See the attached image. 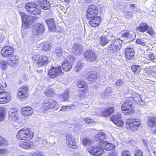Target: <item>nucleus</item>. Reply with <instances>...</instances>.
Instances as JSON below:
<instances>
[{"label":"nucleus","mask_w":156,"mask_h":156,"mask_svg":"<svg viewBox=\"0 0 156 156\" xmlns=\"http://www.w3.org/2000/svg\"><path fill=\"white\" fill-rule=\"evenodd\" d=\"M124 103L121 106V109L122 113L125 115L129 114L133 111V102L131 100L128 98L123 100Z\"/></svg>","instance_id":"3"},{"label":"nucleus","mask_w":156,"mask_h":156,"mask_svg":"<svg viewBox=\"0 0 156 156\" xmlns=\"http://www.w3.org/2000/svg\"><path fill=\"white\" fill-rule=\"evenodd\" d=\"M87 85V84L84 81H79L77 83V86L79 88H83Z\"/></svg>","instance_id":"46"},{"label":"nucleus","mask_w":156,"mask_h":156,"mask_svg":"<svg viewBox=\"0 0 156 156\" xmlns=\"http://www.w3.org/2000/svg\"><path fill=\"white\" fill-rule=\"evenodd\" d=\"M69 91L67 90L64 94L61 95V98L63 99V101L68 99L69 98Z\"/></svg>","instance_id":"44"},{"label":"nucleus","mask_w":156,"mask_h":156,"mask_svg":"<svg viewBox=\"0 0 156 156\" xmlns=\"http://www.w3.org/2000/svg\"><path fill=\"white\" fill-rule=\"evenodd\" d=\"M4 108H0V121H2L4 118Z\"/></svg>","instance_id":"47"},{"label":"nucleus","mask_w":156,"mask_h":156,"mask_svg":"<svg viewBox=\"0 0 156 156\" xmlns=\"http://www.w3.org/2000/svg\"><path fill=\"white\" fill-rule=\"evenodd\" d=\"M112 91V89L111 88L109 87H108L101 94V95L102 96H103L104 98L109 96L110 95Z\"/></svg>","instance_id":"35"},{"label":"nucleus","mask_w":156,"mask_h":156,"mask_svg":"<svg viewBox=\"0 0 156 156\" xmlns=\"http://www.w3.org/2000/svg\"><path fill=\"white\" fill-rule=\"evenodd\" d=\"M83 88H84L83 89L81 90H83V92L84 93H86L87 92L88 89L87 86V85H86V86H85V87H84Z\"/></svg>","instance_id":"60"},{"label":"nucleus","mask_w":156,"mask_h":156,"mask_svg":"<svg viewBox=\"0 0 156 156\" xmlns=\"http://www.w3.org/2000/svg\"><path fill=\"white\" fill-rule=\"evenodd\" d=\"M84 56L86 59L90 62L95 61L97 58L96 53L92 51H86L84 53Z\"/></svg>","instance_id":"14"},{"label":"nucleus","mask_w":156,"mask_h":156,"mask_svg":"<svg viewBox=\"0 0 156 156\" xmlns=\"http://www.w3.org/2000/svg\"><path fill=\"white\" fill-rule=\"evenodd\" d=\"M124 83L122 79H119L115 82V84L117 87H119L122 85Z\"/></svg>","instance_id":"48"},{"label":"nucleus","mask_w":156,"mask_h":156,"mask_svg":"<svg viewBox=\"0 0 156 156\" xmlns=\"http://www.w3.org/2000/svg\"><path fill=\"white\" fill-rule=\"evenodd\" d=\"M44 30V27L42 25L40 24H36L34 26V33L35 34H37L43 32Z\"/></svg>","instance_id":"24"},{"label":"nucleus","mask_w":156,"mask_h":156,"mask_svg":"<svg viewBox=\"0 0 156 156\" xmlns=\"http://www.w3.org/2000/svg\"><path fill=\"white\" fill-rule=\"evenodd\" d=\"M8 141L2 136H0V146H4L8 145Z\"/></svg>","instance_id":"38"},{"label":"nucleus","mask_w":156,"mask_h":156,"mask_svg":"<svg viewBox=\"0 0 156 156\" xmlns=\"http://www.w3.org/2000/svg\"><path fill=\"white\" fill-rule=\"evenodd\" d=\"M132 124H131V130L132 131H135L140 126L141 121L138 119H132Z\"/></svg>","instance_id":"22"},{"label":"nucleus","mask_w":156,"mask_h":156,"mask_svg":"<svg viewBox=\"0 0 156 156\" xmlns=\"http://www.w3.org/2000/svg\"><path fill=\"white\" fill-rule=\"evenodd\" d=\"M114 111V108L113 107L106 108L101 113V115L104 117L109 116Z\"/></svg>","instance_id":"27"},{"label":"nucleus","mask_w":156,"mask_h":156,"mask_svg":"<svg viewBox=\"0 0 156 156\" xmlns=\"http://www.w3.org/2000/svg\"><path fill=\"white\" fill-rule=\"evenodd\" d=\"M45 22L51 31H53L55 30L56 26L54 19L51 18H48L46 20Z\"/></svg>","instance_id":"18"},{"label":"nucleus","mask_w":156,"mask_h":156,"mask_svg":"<svg viewBox=\"0 0 156 156\" xmlns=\"http://www.w3.org/2000/svg\"><path fill=\"white\" fill-rule=\"evenodd\" d=\"M31 156H44V155L42 152H38L33 153Z\"/></svg>","instance_id":"55"},{"label":"nucleus","mask_w":156,"mask_h":156,"mask_svg":"<svg viewBox=\"0 0 156 156\" xmlns=\"http://www.w3.org/2000/svg\"><path fill=\"white\" fill-rule=\"evenodd\" d=\"M14 52V49L12 46H5L2 49L1 53L4 57L7 58L12 55Z\"/></svg>","instance_id":"8"},{"label":"nucleus","mask_w":156,"mask_h":156,"mask_svg":"<svg viewBox=\"0 0 156 156\" xmlns=\"http://www.w3.org/2000/svg\"><path fill=\"white\" fill-rule=\"evenodd\" d=\"M135 156H142L143 151L140 150H137L135 151Z\"/></svg>","instance_id":"53"},{"label":"nucleus","mask_w":156,"mask_h":156,"mask_svg":"<svg viewBox=\"0 0 156 156\" xmlns=\"http://www.w3.org/2000/svg\"><path fill=\"white\" fill-rule=\"evenodd\" d=\"M122 156H132L130 152L128 150H123L122 153Z\"/></svg>","instance_id":"51"},{"label":"nucleus","mask_w":156,"mask_h":156,"mask_svg":"<svg viewBox=\"0 0 156 156\" xmlns=\"http://www.w3.org/2000/svg\"><path fill=\"white\" fill-rule=\"evenodd\" d=\"M122 41L120 39L116 40L114 43H112L108 46V49L112 53H115L117 52L121 48Z\"/></svg>","instance_id":"7"},{"label":"nucleus","mask_w":156,"mask_h":156,"mask_svg":"<svg viewBox=\"0 0 156 156\" xmlns=\"http://www.w3.org/2000/svg\"><path fill=\"white\" fill-rule=\"evenodd\" d=\"M7 85L5 83L2 82H0V95L3 94L5 93H9L7 92H4L3 88H4L6 87Z\"/></svg>","instance_id":"36"},{"label":"nucleus","mask_w":156,"mask_h":156,"mask_svg":"<svg viewBox=\"0 0 156 156\" xmlns=\"http://www.w3.org/2000/svg\"><path fill=\"white\" fill-rule=\"evenodd\" d=\"M20 15L22 20V27L24 28H28L30 24L37 20V18L30 15L28 16L23 12H21Z\"/></svg>","instance_id":"2"},{"label":"nucleus","mask_w":156,"mask_h":156,"mask_svg":"<svg viewBox=\"0 0 156 156\" xmlns=\"http://www.w3.org/2000/svg\"><path fill=\"white\" fill-rule=\"evenodd\" d=\"M115 147H113L111 148V147H106L105 148H104V149L106 150L107 151H109L112 150V149H113V150L115 149Z\"/></svg>","instance_id":"62"},{"label":"nucleus","mask_w":156,"mask_h":156,"mask_svg":"<svg viewBox=\"0 0 156 156\" xmlns=\"http://www.w3.org/2000/svg\"><path fill=\"white\" fill-rule=\"evenodd\" d=\"M84 121L87 123H89L93 122V120L91 119H89L88 118H85Z\"/></svg>","instance_id":"58"},{"label":"nucleus","mask_w":156,"mask_h":156,"mask_svg":"<svg viewBox=\"0 0 156 156\" xmlns=\"http://www.w3.org/2000/svg\"><path fill=\"white\" fill-rule=\"evenodd\" d=\"M82 64L80 62L78 63L74 68V71L75 72H77L82 67Z\"/></svg>","instance_id":"45"},{"label":"nucleus","mask_w":156,"mask_h":156,"mask_svg":"<svg viewBox=\"0 0 156 156\" xmlns=\"http://www.w3.org/2000/svg\"><path fill=\"white\" fill-rule=\"evenodd\" d=\"M51 46L48 43H44L43 44V49L44 51H47L50 49Z\"/></svg>","instance_id":"49"},{"label":"nucleus","mask_w":156,"mask_h":156,"mask_svg":"<svg viewBox=\"0 0 156 156\" xmlns=\"http://www.w3.org/2000/svg\"><path fill=\"white\" fill-rule=\"evenodd\" d=\"M131 35L129 32L126 31L122 34V36L123 37H127L131 36Z\"/></svg>","instance_id":"54"},{"label":"nucleus","mask_w":156,"mask_h":156,"mask_svg":"<svg viewBox=\"0 0 156 156\" xmlns=\"http://www.w3.org/2000/svg\"><path fill=\"white\" fill-rule=\"evenodd\" d=\"M131 69L132 71L135 73V74L136 75L138 74L141 70V69L139 65H133L132 66Z\"/></svg>","instance_id":"34"},{"label":"nucleus","mask_w":156,"mask_h":156,"mask_svg":"<svg viewBox=\"0 0 156 156\" xmlns=\"http://www.w3.org/2000/svg\"><path fill=\"white\" fill-rule=\"evenodd\" d=\"M147 30V33L151 36L153 37L155 34L154 33V31L153 29L151 28L148 27Z\"/></svg>","instance_id":"52"},{"label":"nucleus","mask_w":156,"mask_h":156,"mask_svg":"<svg viewBox=\"0 0 156 156\" xmlns=\"http://www.w3.org/2000/svg\"><path fill=\"white\" fill-rule=\"evenodd\" d=\"M33 136L30 129L26 128L20 130L17 133L16 137L20 140H26L32 138Z\"/></svg>","instance_id":"1"},{"label":"nucleus","mask_w":156,"mask_h":156,"mask_svg":"<svg viewBox=\"0 0 156 156\" xmlns=\"http://www.w3.org/2000/svg\"><path fill=\"white\" fill-rule=\"evenodd\" d=\"M62 67L65 71H68L71 69L72 65L68 61H65L63 62Z\"/></svg>","instance_id":"28"},{"label":"nucleus","mask_w":156,"mask_h":156,"mask_svg":"<svg viewBox=\"0 0 156 156\" xmlns=\"http://www.w3.org/2000/svg\"><path fill=\"white\" fill-rule=\"evenodd\" d=\"M126 58L129 59H131L134 56V52L131 48H127L125 51Z\"/></svg>","instance_id":"25"},{"label":"nucleus","mask_w":156,"mask_h":156,"mask_svg":"<svg viewBox=\"0 0 156 156\" xmlns=\"http://www.w3.org/2000/svg\"><path fill=\"white\" fill-rule=\"evenodd\" d=\"M9 57V58L7 59L9 62L10 67H13L16 66L19 63L18 56L16 55H13Z\"/></svg>","instance_id":"17"},{"label":"nucleus","mask_w":156,"mask_h":156,"mask_svg":"<svg viewBox=\"0 0 156 156\" xmlns=\"http://www.w3.org/2000/svg\"><path fill=\"white\" fill-rule=\"evenodd\" d=\"M148 28V26L147 23H140L139 26L137 27L136 30L139 31L144 32L147 30Z\"/></svg>","instance_id":"29"},{"label":"nucleus","mask_w":156,"mask_h":156,"mask_svg":"<svg viewBox=\"0 0 156 156\" xmlns=\"http://www.w3.org/2000/svg\"><path fill=\"white\" fill-rule=\"evenodd\" d=\"M49 62V60L47 57L46 56L41 55L40 56L36 63L37 67L45 66Z\"/></svg>","instance_id":"13"},{"label":"nucleus","mask_w":156,"mask_h":156,"mask_svg":"<svg viewBox=\"0 0 156 156\" xmlns=\"http://www.w3.org/2000/svg\"><path fill=\"white\" fill-rule=\"evenodd\" d=\"M105 138V133L102 132H100L95 135L94 139L96 141L98 140V143L99 145L98 146H106L107 145L111 146V144L110 143L103 140V139Z\"/></svg>","instance_id":"5"},{"label":"nucleus","mask_w":156,"mask_h":156,"mask_svg":"<svg viewBox=\"0 0 156 156\" xmlns=\"http://www.w3.org/2000/svg\"><path fill=\"white\" fill-rule=\"evenodd\" d=\"M18 109L17 108H11L9 109V115L10 120H16L18 119Z\"/></svg>","instance_id":"15"},{"label":"nucleus","mask_w":156,"mask_h":156,"mask_svg":"<svg viewBox=\"0 0 156 156\" xmlns=\"http://www.w3.org/2000/svg\"><path fill=\"white\" fill-rule=\"evenodd\" d=\"M101 20V18L100 17H96L90 20L89 22V24L92 27H96L100 24Z\"/></svg>","instance_id":"21"},{"label":"nucleus","mask_w":156,"mask_h":156,"mask_svg":"<svg viewBox=\"0 0 156 156\" xmlns=\"http://www.w3.org/2000/svg\"><path fill=\"white\" fill-rule=\"evenodd\" d=\"M142 141L143 143L144 144V145L145 146H146L147 144V141L146 140H143Z\"/></svg>","instance_id":"63"},{"label":"nucleus","mask_w":156,"mask_h":156,"mask_svg":"<svg viewBox=\"0 0 156 156\" xmlns=\"http://www.w3.org/2000/svg\"><path fill=\"white\" fill-rule=\"evenodd\" d=\"M40 6L41 8L45 10H47L50 8L51 4L48 1L46 0H42L40 1Z\"/></svg>","instance_id":"26"},{"label":"nucleus","mask_w":156,"mask_h":156,"mask_svg":"<svg viewBox=\"0 0 156 156\" xmlns=\"http://www.w3.org/2000/svg\"><path fill=\"white\" fill-rule=\"evenodd\" d=\"M67 141L66 143L68 146H73L76 145V142L74 141V137L70 134L66 135Z\"/></svg>","instance_id":"20"},{"label":"nucleus","mask_w":156,"mask_h":156,"mask_svg":"<svg viewBox=\"0 0 156 156\" xmlns=\"http://www.w3.org/2000/svg\"><path fill=\"white\" fill-rule=\"evenodd\" d=\"M148 56H150L149 60H153L154 58V56L153 54H148Z\"/></svg>","instance_id":"61"},{"label":"nucleus","mask_w":156,"mask_h":156,"mask_svg":"<svg viewBox=\"0 0 156 156\" xmlns=\"http://www.w3.org/2000/svg\"><path fill=\"white\" fill-rule=\"evenodd\" d=\"M136 43L138 44H139L143 46H144L146 45L145 42L141 39H138L136 40Z\"/></svg>","instance_id":"50"},{"label":"nucleus","mask_w":156,"mask_h":156,"mask_svg":"<svg viewBox=\"0 0 156 156\" xmlns=\"http://www.w3.org/2000/svg\"><path fill=\"white\" fill-rule=\"evenodd\" d=\"M41 109L44 110L53 109L55 110L58 109L59 107L57 105V103L52 100H45L41 106Z\"/></svg>","instance_id":"6"},{"label":"nucleus","mask_w":156,"mask_h":156,"mask_svg":"<svg viewBox=\"0 0 156 156\" xmlns=\"http://www.w3.org/2000/svg\"><path fill=\"white\" fill-rule=\"evenodd\" d=\"M132 119H128L126 120V127L128 129L131 130V124H132Z\"/></svg>","instance_id":"42"},{"label":"nucleus","mask_w":156,"mask_h":156,"mask_svg":"<svg viewBox=\"0 0 156 156\" xmlns=\"http://www.w3.org/2000/svg\"><path fill=\"white\" fill-rule=\"evenodd\" d=\"M45 95L48 97H51L55 95L54 90L52 89H50L47 90L44 93Z\"/></svg>","instance_id":"37"},{"label":"nucleus","mask_w":156,"mask_h":156,"mask_svg":"<svg viewBox=\"0 0 156 156\" xmlns=\"http://www.w3.org/2000/svg\"><path fill=\"white\" fill-rule=\"evenodd\" d=\"M83 93H84L83 92V90H79V95L80 98L81 99L83 98L84 96V94Z\"/></svg>","instance_id":"57"},{"label":"nucleus","mask_w":156,"mask_h":156,"mask_svg":"<svg viewBox=\"0 0 156 156\" xmlns=\"http://www.w3.org/2000/svg\"><path fill=\"white\" fill-rule=\"evenodd\" d=\"M9 66H10V65L8 59L7 61L3 60L0 61V67L2 69H5Z\"/></svg>","instance_id":"32"},{"label":"nucleus","mask_w":156,"mask_h":156,"mask_svg":"<svg viewBox=\"0 0 156 156\" xmlns=\"http://www.w3.org/2000/svg\"><path fill=\"white\" fill-rule=\"evenodd\" d=\"M25 8L28 12L33 15H38L41 13L40 7L34 3H27L25 6Z\"/></svg>","instance_id":"4"},{"label":"nucleus","mask_w":156,"mask_h":156,"mask_svg":"<svg viewBox=\"0 0 156 156\" xmlns=\"http://www.w3.org/2000/svg\"><path fill=\"white\" fill-rule=\"evenodd\" d=\"M88 150L91 154L97 156L101 155L104 152L102 147H92L90 149L88 148Z\"/></svg>","instance_id":"11"},{"label":"nucleus","mask_w":156,"mask_h":156,"mask_svg":"<svg viewBox=\"0 0 156 156\" xmlns=\"http://www.w3.org/2000/svg\"><path fill=\"white\" fill-rule=\"evenodd\" d=\"M148 125L150 127L156 125V117H152L149 118L148 122Z\"/></svg>","instance_id":"33"},{"label":"nucleus","mask_w":156,"mask_h":156,"mask_svg":"<svg viewBox=\"0 0 156 156\" xmlns=\"http://www.w3.org/2000/svg\"><path fill=\"white\" fill-rule=\"evenodd\" d=\"M8 153V151L5 149H0V155L5 154Z\"/></svg>","instance_id":"56"},{"label":"nucleus","mask_w":156,"mask_h":156,"mask_svg":"<svg viewBox=\"0 0 156 156\" xmlns=\"http://www.w3.org/2000/svg\"><path fill=\"white\" fill-rule=\"evenodd\" d=\"M70 107L68 106H63L61 108L60 111H66L67 108H69Z\"/></svg>","instance_id":"59"},{"label":"nucleus","mask_w":156,"mask_h":156,"mask_svg":"<svg viewBox=\"0 0 156 156\" xmlns=\"http://www.w3.org/2000/svg\"><path fill=\"white\" fill-rule=\"evenodd\" d=\"M99 41L101 45L104 46L108 43L109 41L106 36L102 35L100 37Z\"/></svg>","instance_id":"31"},{"label":"nucleus","mask_w":156,"mask_h":156,"mask_svg":"<svg viewBox=\"0 0 156 156\" xmlns=\"http://www.w3.org/2000/svg\"><path fill=\"white\" fill-rule=\"evenodd\" d=\"M61 73H62V71L61 67L58 66L56 68L52 67L51 68L48 72V75L51 78H54L58 76Z\"/></svg>","instance_id":"12"},{"label":"nucleus","mask_w":156,"mask_h":156,"mask_svg":"<svg viewBox=\"0 0 156 156\" xmlns=\"http://www.w3.org/2000/svg\"><path fill=\"white\" fill-rule=\"evenodd\" d=\"M97 77V76L96 73H90L87 76V79L88 80L92 81Z\"/></svg>","instance_id":"39"},{"label":"nucleus","mask_w":156,"mask_h":156,"mask_svg":"<svg viewBox=\"0 0 156 156\" xmlns=\"http://www.w3.org/2000/svg\"><path fill=\"white\" fill-rule=\"evenodd\" d=\"M11 98L9 93H5L0 95V103L4 104L8 102Z\"/></svg>","instance_id":"19"},{"label":"nucleus","mask_w":156,"mask_h":156,"mask_svg":"<svg viewBox=\"0 0 156 156\" xmlns=\"http://www.w3.org/2000/svg\"><path fill=\"white\" fill-rule=\"evenodd\" d=\"M34 112L32 109L30 107H24L22 109V115L24 116H30Z\"/></svg>","instance_id":"23"},{"label":"nucleus","mask_w":156,"mask_h":156,"mask_svg":"<svg viewBox=\"0 0 156 156\" xmlns=\"http://www.w3.org/2000/svg\"><path fill=\"white\" fill-rule=\"evenodd\" d=\"M98 9L96 6L91 5L89 6L87 10V18H91L96 16L98 13Z\"/></svg>","instance_id":"10"},{"label":"nucleus","mask_w":156,"mask_h":156,"mask_svg":"<svg viewBox=\"0 0 156 156\" xmlns=\"http://www.w3.org/2000/svg\"><path fill=\"white\" fill-rule=\"evenodd\" d=\"M93 0H84V1L86 3H89L91 2Z\"/></svg>","instance_id":"64"},{"label":"nucleus","mask_w":156,"mask_h":156,"mask_svg":"<svg viewBox=\"0 0 156 156\" xmlns=\"http://www.w3.org/2000/svg\"><path fill=\"white\" fill-rule=\"evenodd\" d=\"M28 88L24 86L21 87L18 93V97L22 100L26 98L27 96Z\"/></svg>","instance_id":"16"},{"label":"nucleus","mask_w":156,"mask_h":156,"mask_svg":"<svg viewBox=\"0 0 156 156\" xmlns=\"http://www.w3.org/2000/svg\"><path fill=\"white\" fill-rule=\"evenodd\" d=\"M55 53H56L57 56H61L62 55L63 51L60 48L57 47L55 50Z\"/></svg>","instance_id":"43"},{"label":"nucleus","mask_w":156,"mask_h":156,"mask_svg":"<svg viewBox=\"0 0 156 156\" xmlns=\"http://www.w3.org/2000/svg\"><path fill=\"white\" fill-rule=\"evenodd\" d=\"M74 49L75 53L77 54H81L82 52V45L79 43L77 42L74 44Z\"/></svg>","instance_id":"30"},{"label":"nucleus","mask_w":156,"mask_h":156,"mask_svg":"<svg viewBox=\"0 0 156 156\" xmlns=\"http://www.w3.org/2000/svg\"><path fill=\"white\" fill-rule=\"evenodd\" d=\"M123 16L127 19H130L133 16L132 13L130 12L126 11L123 12Z\"/></svg>","instance_id":"40"},{"label":"nucleus","mask_w":156,"mask_h":156,"mask_svg":"<svg viewBox=\"0 0 156 156\" xmlns=\"http://www.w3.org/2000/svg\"><path fill=\"white\" fill-rule=\"evenodd\" d=\"M83 143L84 145H89L92 143V140L90 139L85 138L83 139Z\"/></svg>","instance_id":"41"},{"label":"nucleus","mask_w":156,"mask_h":156,"mask_svg":"<svg viewBox=\"0 0 156 156\" xmlns=\"http://www.w3.org/2000/svg\"><path fill=\"white\" fill-rule=\"evenodd\" d=\"M111 120L117 126L119 127L123 126L124 122L122 120L121 116L120 113L114 115L110 118Z\"/></svg>","instance_id":"9"}]
</instances>
